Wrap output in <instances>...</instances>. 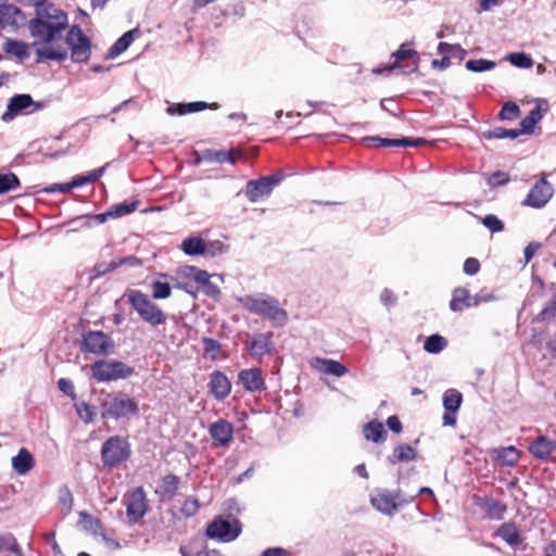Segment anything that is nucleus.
Returning a JSON list of instances; mask_svg holds the SVG:
<instances>
[{
	"label": "nucleus",
	"mask_w": 556,
	"mask_h": 556,
	"mask_svg": "<svg viewBox=\"0 0 556 556\" xmlns=\"http://www.w3.org/2000/svg\"><path fill=\"white\" fill-rule=\"evenodd\" d=\"M67 24L66 13L51 2L37 10L28 27L31 36L43 45L37 50L40 60L63 61L67 58V50L62 45V33Z\"/></svg>",
	"instance_id": "nucleus-1"
},
{
	"label": "nucleus",
	"mask_w": 556,
	"mask_h": 556,
	"mask_svg": "<svg viewBox=\"0 0 556 556\" xmlns=\"http://www.w3.org/2000/svg\"><path fill=\"white\" fill-rule=\"evenodd\" d=\"M239 302L245 311L269 320L274 327H282L288 323V312L280 306L278 299L273 295L266 293L249 294L240 298Z\"/></svg>",
	"instance_id": "nucleus-2"
},
{
	"label": "nucleus",
	"mask_w": 556,
	"mask_h": 556,
	"mask_svg": "<svg viewBox=\"0 0 556 556\" xmlns=\"http://www.w3.org/2000/svg\"><path fill=\"white\" fill-rule=\"evenodd\" d=\"M128 302L140 318L151 326L157 327L166 323V314L141 291H131L128 294Z\"/></svg>",
	"instance_id": "nucleus-3"
},
{
	"label": "nucleus",
	"mask_w": 556,
	"mask_h": 556,
	"mask_svg": "<svg viewBox=\"0 0 556 556\" xmlns=\"http://www.w3.org/2000/svg\"><path fill=\"white\" fill-rule=\"evenodd\" d=\"M131 448L128 440L121 435L110 437L101 447L102 465L106 469H113L128 460Z\"/></svg>",
	"instance_id": "nucleus-4"
},
{
	"label": "nucleus",
	"mask_w": 556,
	"mask_h": 556,
	"mask_svg": "<svg viewBox=\"0 0 556 556\" xmlns=\"http://www.w3.org/2000/svg\"><path fill=\"white\" fill-rule=\"evenodd\" d=\"M103 418H126L139 413L138 403L126 393L108 394L102 402Z\"/></svg>",
	"instance_id": "nucleus-5"
},
{
	"label": "nucleus",
	"mask_w": 556,
	"mask_h": 556,
	"mask_svg": "<svg viewBox=\"0 0 556 556\" xmlns=\"http://www.w3.org/2000/svg\"><path fill=\"white\" fill-rule=\"evenodd\" d=\"M62 45L71 51V58L74 62H87L91 55V41L84 34L78 25H73L66 34L65 41Z\"/></svg>",
	"instance_id": "nucleus-6"
},
{
	"label": "nucleus",
	"mask_w": 556,
	"mask_h": 556,
	"mask_svg": "<svg viewBox=\"0 0 556 556\" xmlns=\"http://www.w3.org/2000/svg\"><path fill=\"white\" fill-rule=\"evenodd\" d=\"M285 178V174L277 172L269 176H263L258 179L249 180L245 185L244 194L247 199L256 203L268 198L274 188L277 187Z\"/></svg>",
	"instance_id": "nucleus-7"
},
{
	"label": "nucleus",
	"mask_w": 556,
	"mask_h": 556,
	"mask_svg": "<svg viewBox=\"0 0 556 556\" xmlns=\"http://www.w3.org/2000/svg\"><path fill=\"white\" fill-rule=\"evenodd\" d=\"M91 372L97 381L106 382L127 378L132 375L134 369L119 361H97L91 365Z\"/></svg>",
	"instance_id": "nucleus-8"
},
{
	"label": "nucleus",
	"mask_w": 556,
	"mask_h": 556,
	"mask_svg": "<svg viewBox=\"0 0 556 556\" xmlns=\"http://www.w3.org/2000/svg\"><path fill=\"white\" fill-rule=\"evenodd\" d=\"M369 502L376 510L386 516H393L406 503L400 498L399 492L380 488L370 494Z\"/></svg>",
	"instance_id": "nucleus-9"
},
{
	"label": "nucleus",
	"mask_w": 556,
	"mask_h": 556,
	"mask_svg": "<svg viewBox=\"0 0 556 556\" xmlns=\"http://www.w3.org/2000/svg\"><path fill=\"white\" fill-rule=\"evenodd\" d=\"M80 350L84 353L108 355L113 352L114 342L103 331L89 330L83 334Z\"/></svg>",
	"instance_id": "nucleus-10"
},
{
	"label": "nucleus",
	"mask_w": 556,
	"mask_h": 556,
	"mask_svg": "<svg viewBox=\"0 0 556 556\" xmlns=\"http://www.w3.org/2000/svg\"><path fill=\"white\" fill-rule=\"evenodd\" d=\"M554 188L545 177L538 180L530 189L528 195L522 201V205L533 208L543 207L553 197Z\"/></svg>",
	"instance_id": "nucleus-11"
},
{
	"label": "nucleus",
	"mask_w": 556,
	"mask_h": 556,
	"mask_svg": "<svg viewBox=\"0 0 556 556\" xmlns=\"http://www.w3.org/2000/svg\"><path fill=\"white\" fill-rule=\"evenodd\" d=\"M148 500L142 486L129 492L126 503V515L130 522H139L148 510Z\"/></svg>",
	"instance_id": "nucleus-12"
},
{
	"label": "nucleus",
	"mask_w": 556,
	"mask_h": 556,
	"mask_svg": "<svg viewBox=\"0 0 556 556\" xmlns=\"http://www.w3.org/2000/svg\"><path fill=\"white\" fill-rule=\"evenodd\" d=\"M240 531V528L233 527L228 520L218 517L207 525L206 535L210 539L230 542L238 538Z\"/></svg>",
	"instance_id": "nucleus-13"
},
{
	"label": "nucleus",
	"mask_w": 556,
	"mask_h": 556,
	"mask_svg": "<svg viewBox=\"0 0 556 556\" xmlns=\"http://www.w3.org/2000/svg\"><path fill=\"white\" fill-rule=\"evenodd\" d=\"M367 147H382V148H415L428 143L424 138H408L403 137L400 139H388L380 137H365L362 140Z\"/></svg>",
	"instance_id": "nucleus-14"
},
{
	"label": "nucleus",
	"mask_w": 556,
	"mask_h": 556,
	"mask_svg": "<svg viewBox=\"0 0 556 556\" xmlns=\"http://www.w3.org/2000/svg\"><path fill=\"white\" fill-rule=\"evenodd\" d=\"M214 447H227L233 440V426L226 419H219L208 427Z\"/></svg>",
	"instance_id": "nucleus-15"
},
{
	"label": "nucleus",
	"mask_w": 556,
	"mask_h": 556,
	"mask_svg": "<svg viewBox=\"0 0 556 556\" xmlns=\"http://www.w3.org/2000/svg\"><path fill=\"white\" fill-rule=\"evenodd\" d=\"M472 501L490 519L501 520L507 510L505 503L488 496L475 495Z\"/></svg>",
	"instance_id": "nucleus-16"
},
{
	"label": "nucleus",
	"mask_w": 556,
	"mask_h": 556,
	"mask_svg": "<svg viewBox=\"0 0 556 556\" xmlns=\"http://www.w3.org/2000/svg\"><path fill=\"white\" fill-rule=\"evenodd\" d=\"M238 379L248 392H262L266 390L265 379L260 368L243 369L238 374Z\"/></svg>",
	"instance_id": "nucleus-17"
},
{
	"label": "nucleus",
	"mask_w": 556,
	"mask_h": 556,
	"mask_svg": "<svg viewBox=\"0 0 556 556\" xmlns=\"http://www.w3.org/2000/svg\"><path fill=\"white\" fill-rule=\"evenodd\" d=\"M489 298H480L478 295L471 296L469 291L466 288H456L453 291L452 300L450 302V307L454 312H462L465 308L470 306H477L481 303V301H488Z\"/></svg>",
	"instance_id": "nucleus-18"
},
{
	"label": "nucleus",
	"mask_w": 556,
	"mask_h": 556,
	"mask_svg": "<svg viewBox=\"0 0 556 556\" xmlns=\"http://www.w3.org/2000/svg\"><path fill=\"white\" fill-rule=\"evenodd\" d=\"M208 389L215 400L223 401L231 392V382L224 372L215 370L210 376Z\"/></svg>",
	"instance_id": "nucleus-19"
},
{
	"label": "nucleus",
	"mask_w": 556,
	"mask_h": 556,
	"mask_svg": "<svg viewBox=\"0 0 556 556\" xmlns=\"http://www.w3.org/2000/svg\"><path fill=\"white\" fill-rule=\"evenodd\" d=\"M271 333H258L247 340V349L252 357H262L273 349Z\"/></svg>",
	"instance_id": "nucleus-20"
},
{
	"label": "nucleus",
	"mask_w": 556,
	"mask_h": 556,
	"mask_svg": "<svg viewBox=\"0 0 556 556\" xmlns=\"http://www.w3.org/2000/svg\"><path fill=\"white\" fill-rule=\"evenodd\" d=\"M180 478L174 473L164 476L155 489L161 502H170L178 493Z\"/></svg>",
	"instance_id": "nucleus-21"
},
{
	"label": "nucleus",
	"mask_w": 556,
	"mask_h": 556,
	"mask_svg": "<svg viewBox=\"0 0 556 556\" xmlns=\"http://www.w3.org/2000/svg\"><path fill=\"white\" fill-rule=\"evenodd\" d=\"M139 260L136 256L121 257L112 260L111 262L97 263L90 271V280H94L108 273H111L124 264L136 265L139 264Z\"/></svg>",
	"instance_id": "nucleus-22"
},
{
	"label": "nucleus",
	"mask_w": 556,
	"mask_h": 556,
	"mask_svg": "<svg viewBox=\"0 0 556 556\" xmlns=\"http://www.w3.org/2000/svg\"><path fill=\"white\" fill-rule=\"evenodd\" d=\"M181 251L190 256L208 255L215 256V252H211L207 243L200 237H188L182 240L180 245Z\"/></svg>",
	"instance_id": "nucleus-23"
},
{
	"label": "nucleus",
	"mask_w": 556,
	"mask_h": 556,
	"mask_svg": "<svg viewBox=\"0 0 556 556\" xmlns=\"http://www.w3.org/2000/svg\"><path fill=\"white\" fill-rule=\"evenodd\" d=\"M219 104L217 102L207 103L205 101H197L190 103H178L167 108V113L170 115H185L189 113L200 112L206 109L217 110Z\"/></svg>",
	"instance_id": "nucleus-24"
},
{
	"label": "nucleus",
	"mask_w": 556,
	"mask_h": 556,
	"mask_svg": "<svg viewBox=\"0 0 556 556\" xmlns=\"http://www.w3.org/2000/svg\"><path fill=\"white\" fill-rule=\"evenodd\" d=\"M33 104L34 101L29 94H15L10 99L8 110L3 113L2 119L8 122Z\"/></svg>",
	"instance_id": "nucleus-25"
},
{
	"label": "nucleus",
	"mask_w": 556,
	"mask_h": 556,
	"mask_svg": "<svg viewBox=\"0 0 556 556\" xmlns=\"http://www.w3.org/2000/svg\"><path fill=\"white\" fill-rule=\"evenodd\" d=\"M313 366L320 372L342 377L348 372L345 365L334 359L316 357L313 361Z\"/></svg>",
	"instance_id": "nucleus-26"
},
{
	"label": "nucleus",
	"mask_w": 556,
	"mask_h": 556,
	"mask_svg": "<svg viewBox=\"0 0 556 556\" xmlns=\"http://www.w3.org/2000/svg\"><path fill=\"white\" fill-rule=\"evenodd\" d=\"M555 445L554 442L546 437H538L530 445L529 452L538 459L545 460L547 459Z\"/></svg>",
	"instance_id": "nucleus-27"
},
{
	"label": "nucleus",
	"mask_w": 556,
	"mask_h": 556,
	"mask_svg": "<svg viewBox=\"0 0 556 556\" xmlns=\"http://www.w3.org/2000/svg\"><path fill=\"white\" fill-rule=\"evenodd\" d=\"M34 466V457L25 447H22L17 455L12 458V467L18 475H26Z\"/></svg>",
	"instance_id": "nucleus-28"
},
{
	"label": "nucleus",
	"mask_w": 556,
	"mask_h": 556,
	"mask_svg": "<svg viewBox=\"0 0 556 556\" xmlns=\"http://www.w3.org/2000/svg\"><path fill=\"white\" fill-rule=\"evenodd\" d=\"M497 535L510 546L522 544L523 539L514 522H504L497 529Z\"/></svg>",
	"instance_id": "nucleus-29"
},
{
	"label": "nucleus",
	"mask_w": 556,
	"mask_h": 556,
	"mask_svg": "<svg viewBox=\"0 0 556 556\" xmlns=\"http://www.w3.org/2000/svg\"><path fill=\"white\" fill-rule=\"evenodd\" d=\"M494 458L501 466H515L520 453L515 446L501 447L494 451Z\"/></svg>",
	"instance_id": "nucleus-30"
},
{
	"label": "nucleus",
	"mask_w": 556,
	"mask_h": 556,
	"mask_svg": "<svg viewBox=\"0 0 556 556\" xmlns=\"http://www.w3.org/2000/svg\"><path fill=\"white\" fill-rule=\"evenodd\" d=\"M364 437L368 441L375 443L383 442L387 439V431L383 428L382 422L378 420H371L364 426Z\"/></svg>",
	"instance_id": "nucleus-31"
},
{
	"label": "nucleus",
	"mask_w": 556,
	"mask_h": 556,
	"mask_svg": "<svg viewBox=\"0 0 556 556\" xmlns=\"http://www.w3.org/2000/svg\"><path fill=\"white\" fill-rule=\"evenodd\" d=\"M139 34L137 28L126 31L122 37H119L115 43L109 50V56L114 58L123 53L128 49L131 42L135 40V37Z\"/></svg>",
	"instance_id": "nucleus-32"
},
{
	"label": "nucleus",
	"mask_w": 556,
	"mask_h": 556,
	"mask_svg": "<svg viewBox=\"0 0 556 556\" xmlns=\"http://www.w3.org/2000/svg\"><path fill=\"white\" fill-rule=\"evenodd\" d=\"M417 458V452L409 444H400L393 450L392 456L389 457L391 464L412 462Z\"/></svg>",
	"instance_id": "nucleus-33"
},
{
	"label": "nucleus",
	"mask_w": 556,
	"mask_h": 556,
	"mask_svg": "<svg viewBox=\"0 0 556 556\" xmlns=\"http://www.w3.org/2000/svg\"><path fill=\"white\" fill-rule=\"evenodd\" d=\"M79 522L85 530L94 535L101 534L103 532L101 520L86 511L79 513Z\"/></svg>",
	"instance_id": "nucleus-34"
},
{
	"label": "nucleus",
	"mask_w": 556,
	"mask_h": 556,
	"mask_svg": "<svg viewBox=\"0 0 556 556\" xmlns=\"http://www.w3.org/2000/svg\"><path fill=\"white\" fill-rule=\"evenodd\" d=\"M543 114L539 106L533 108L527 116L520 122V131L523 134H533L534 126L542 119Z\"/></svg>",
	"instance_id": "nucleus-35"
},
{
	"label": "nucleus",
	"mask_w": 556,
	"mask_h": 556,
	"mask_svg": "<svg viewBox=\"0 0 556 556\" xmlns=\"http://www.w3.org/2000/svg\"><path fill=\"white\" fill-rule=\"evenodd\" d=\"M463 402V394L456 389H447L443 394V407L445 410L458 412Z\"/></svg>",
	"instance_id": "nucleus-36"
},
{
	"label": "nucleus",
	"mask_w": 556,
	"mask_h": 556,
	"mask_svg": "<svg viewBox=\"0 0 556 556\" xmlns=\"http://www.w3.org/2000/svg\"><path fill=\"white\" fill-rule=\"evenodd\" d=\"M556 318V294L546 302L541 312L534 317L533 321L545 323Z\"/></svg>",
	"instance_id": "nucleus-37"
},
{
	"label": "nucleus",
	"mask_w": 556,
	"mask_h": 556,
	"mask_svg": "<svg viewBox=\"0 0 556 556\" xmlns=\"http://www.w3.org/2000/svg\"><path fill=\"white\" fill-rule=\"evenodd\" d=\"M447 346V340L440 334H432L425 341L424 349L428 353L438 354Z\"/></svg>",
	"instance_id": "nucleus-38"
},
{
	"label": "nucleus",
	"mask_w": 556,
	"mask_h": 556,
	"mask_svg": "<svg viewBox=\"0 0 556 556\" xmlns=\"http://www.w3.org/2000/svg\"><path fill=\"white\" fill-rule=\"evenodd\" d=\"M139 205V201H132L130 203H116L110 206L111 218H119L128 214L134 213Z\"/></svg>",
	"instance_id": "nucleus-39"
},
{
	"label": "nucleus",
	"mask_w": 556,
	"mask_h": 556,
	"mask_svg": "<svg viewBox=\"0 0 556 556\" xmlns=\"http://www.w3.org/2000/svg\"><path fill=\"white\" fill-rule=\"evenodd\" d=\"M20 186V178L14 173L0 174V194L15 190Z\"/></svg>",
	"instance_id": "nucleus-40"
},
{
	"label": "nucleus",
	"mask_w": 556,
	"mask_h": 556,
	"mask_svg": "<svg viewBox=\"0 0 556 556\" xmlns=\"http://www.w3.org/2000/svg\"><path fill=\"white\" fill-rule=\"evenodd\" d=\"M416 55H417L416 50L409 48V45L403 43V45H401V47L399 48L397 51L393 52L392 56L395 59V62L392 65H390L389 67H387V70L392 71L396 67H400V62H402L406 59L416 56Z\"/></svg>",
	"instance_id": "nucleus-41"
},
{
	"label": "nucleus",
	"mask_w": 556,
	"mask_h": 556,
	"mask_svg": "<svg viewBox=\"0 0 556 556\" xmlns=\"http://www.w3.org/2000/svg\"><path fill=\"white\" fill-rule=\"evenodd\" d=\"M59 505L64 516L71 514L73 509V494L67 486H63L59 490Z\"/></svg>",
	"instance_id": "nucleus-42"
},
{
	"label": "nucleus",
	"mask_w": 556,
	"mask_h": 556,
	"mask_svg": "<svg viewBox=\"0 0 556 556\" xmlns=\"http://www.w3.org/2000/svg\"><path fill=\"white\" fill-rule=\"evenodd\" d=\"M520 116V108L517 103L508 101L504 103L501 111L498 112V119L501 121H515Z\"/></svg>",
	"instance_id": "nucleus-43"
},
{
	"label": "nucleus",
	"mask_w": 556,
	"mask_h": 556,
	"mask_svg": "<svg viewBox=\"0 0 556 556\" xmlns=\"http://www.w3.org/2000/svg\"><path fill=\"white\" fill-rule=\"evenodd\" d=\"M105 167H100L97 169H93L92 172L88 173L87 175H78L73 178V185L75 188L96 182L104 173Z\"/></svg>",
	"instance_id": "nucleus-44"
},
{
	"label": "nucleus",
	"mask_w": 556,
	"mask_h": 556,
	"mask_svg": "<svg viewBox=\"0 0 556 556\" xmlns=\"http://www.w3.org/2000/svg\"><path fill=\"white\" fill-rule=\"evenodd\" d=\"M507 60L519 68H530L533 65V60L530 55L523 52H514L508 54Z\"/></svg>",
	"instance_id": "nucleus-45"
},
{
	"label": "nucleus",
	"mask_w": 556,
	"mask_h": 556,
	"mask_svg": "<svg viewBox=\"0 0 556 556\" xmlns=\"http://www.w3.org/2000/svg\"><path fill=\"white\" fill-rule=\"evenodd\" d=\"M480 222L493 233L504 230V223L494 214H488L484 217H481Z\"/></svg>",
	"instance_id": "nucleus-46"
},
{
	"label": "nucleus",
	"mask_w": 556,
	"mask_h": 556,
	"mask_svg": "<svg viewBox=\"0 0 556 556\" xmlns=\"http://www.w3.org/2000/svg\"><path fill=\"white\" fill-rule=\"evenodd\" d=\"M495 67V62L479 59V60H469L466 62V68L471 72H484L490 71Z\"/></svg>",
	"instance_id": "nucleus-47"
},
{
	"label": "nucleus",
	"mask_w": 556,
	"mask_h": 556,
	"mask_svg": "<svg viewBox=\"0 0 556 556\" xmlns=\"http://www.w3.org/2000/svg\"><path fill=\"white\" fill-rule=\"evenodd\" d=\"M7 51L21 60L27 59L29 56L27 45L15 40H10L8 42Z\"/></svg>",
	"instance_id": "nucleus-48"
},
{
	"label": "nucleus",
	"mask_w": 556,
	"mask_h": 556,
	"mask_svg": "<svg viewBox=\"0 0 556 556\" xmlns=\"http://www.w3.org/2000/svg\"><path fill=\"white\" fill-rule=\"evenodd\" d=\"M204 353L210 355L213 359H216L222 351V344L213 338H203Z\"/></svg>",
	"instance_id": "nucleus-49"
},
{
	"label": "nucleus",
	"mask_w": 556,
	"mask_h": 556,
	"mask_svg": "<svg viewBox=\"0 0 556 556\" xmlns=\"http://www.w3.org/2000/svg\"><path fill=\"white\" fill-rule=\"evenodd\" d=\"M199 508V500L197 497H188L184 501L180 511L185 517H192L198 513Z\"/></svg>",
	"instance_id": "nucleus-50"
},
{
	"label": "nucleus",
	"mask_w": 556,
	"mask_h": 556,
	"mask_svg": "<svg viewBox=\"0 0 556 556\" xmlns=\"http://www.w3.org/2000/svg\"><path fill=\"white\" fill-rule=\"evenodd\" d=\"M170 286L167 282L155 281L152 285L153 299H167L170 295Z\"/></svg>",
	"instance_id": "nucleus-51"
},
{
	"label": "nucleus",
	"mask_w": 556,
	"mask_h": 556,
	"mask_svg": "<svg viewBox=\"0 0 556 556\" xmlns=\"http://www.w3.org/2000/svg\"><path fill=\"white\" fill-rule=\"evenodd\" d=\"M188 277H191L195 282L200 285H207L210 282V274L206 270L197 268L194 266L188 267Z\"/></svg>",
	"instance_id": "nucleus-52"
},
{
	"label": "nucleus",
	"mask_w": 556,
	"mask_h": 556,
	"mask_svg": "<svg viewBox=\"0 0 556 556\" xmlns=\"http://www.w3.org/2000/svg\"><path fill=\"white\" fill-rule=\"evenodd\" d=\"M75 407H76V412H77L78 416L86 424H89L93 420L96 413L89 404L83 402V403L76 404Z\"/></svg>",
	"instance_id": "nucleus-53"
},
{
	"label": "nucleus",
	"mask_w": 556,
	"mask_h": 556,
	"mask_svg": "<svg viewBox=\"0 0 556 556\" xmlns=\"http://www.w3.org/2000/svg\"><path fill=\"white\" fill-rule=\"evenodd\" d=\"M58 388L64 394L71 396L72 399H75L76 394H75L74 386L71 380H68L66 378H60L58 381Z\"/></svg>",
	"instance_id": "nucleus-54"
},
{
	"label": "nucleus",
	"mask_w": 556,
	"mask_h": 556,
	"mask_svg": "<svg viewBox=\"0 0 556 556\" xmlns=\"http://www.w3.org/2000/svg\"><path fill=\"white\" fill-rule=\"evenodd\" d=\"M480 270V262L475 257H468L464 262V271L467 275H476Z\"/></svg>",
	"instance_id": "nucleus-55"
},
{
	"label": "nucleus",
	"mask_w": 556,
	"mask_h": 556,
	"mask_svg": "<svg viewBox=\"0 0 556 556\" xmlns=\"http://www.w3.org/2000/svg\"><path fill=\"white\" fill-rule=\"evenodd\" d=\"M482 137L486 140L505 139V128L495 127L493 129L485 130L482 132Z\"/></svg>",
	"instance_id": "nucleus-56"
},
{
	"label": "nucleus",
	"mask_w": 556,
	"mask_h": 556,
	"mask_svg": "<svg viewBox=\"0 0 556 556\" xmlns=\"http://www.w3.org/2000/svg\"><path fill=\"white\" fill-rule=\"evenodd\" d=\"M380 300L386 306H392L396 302V296L390 289H383L380 293Z\"/></svg>",
	"instance_id": "nucleus-57"
},
{
	"label": "nucleus",
	"mask_w": 556,
	"mask_h": 556,
	"mask_svg": "<svg viewBox=\"0 0 556 556\" xmlns=\"http://www.w3.org/2000/svg\"><path fill=\"white\" fill-rule=\"evenodd\" d=\"M387 426L389 427V429L395 433H401L402 430H403V426H402V422L401 420L399 419L397 416L393 415V416H390L388 419H387Z\"/></svg>",
	"instance_id": "nucleus-58"
},
{
	"label": "nucleus",
	"mask_w": 556,
	"mask_h": 556,
	"mask_svg": "<svg viewBox=\"0 0 556 556\" xmlns=\"http://www.w3.org/2000/svg\"><path fill=\"white\" fill-rule=\"evenodd\" d=\"M540 248L541 244L536 242H531L525 248L523 254L526 263H529L533 258Z\"/></svg>",
	"instance_id": "nucleus-59"
},
{
	"label": "nucleus",
	"mask_w": 556,
	"mask_h": 556,
	"mask_svg": "<svg viewBox=\"0 0 556 556\" xmlns=\"http://www.w3.org/2000/svg\"><path fill=\"white\" fill-rule=\"evenodd\" d=\"M16 546V541L12 536L0 535V553L4 549L13 551Z\"/></svg>",
	"instance_id": "nucleus-60"
},
{
	"label": "nucleus",
	"mask_w": 556,
	"mask_h": 556,
	"mask_svg": "<svg viewBox=\"0 0 556 556\" xmlns=\"http://www.w3.org/2000/svg\"><path fill=\"white\" fill-rule=\"evenodd\" d=\"M74 188H75V186L73 185V180H72L67 184H54L53 186L48 188L47 191L48 192L59 191L62 193H66V192H70L71 190H73Z\"/></svg>",
	"instance_id": "nucleus-61"
},
{
	"label": "nucleus",
	"mask_w": 556,
	"mask_h": 556,
	"mask_svg": "<svg viewBox=\"0 0 556 556\" xmlns=\"http://www.w3.org/2000/svg\"><path fill=\"white\" fill-rule=\"evenodd\" d=\"M508 180V174L498 170L492 174L490 182L492 185H503L506 184Z\"/></svg>",
	"instance_id": "nucleus-62"
},
{
	"label": "nucleus",
	"mask_w": 556,
	"mask_h": 556,
	"mask_svg": "<svg viewBox=\"0 0 556 556\" xmlns=\"http://www.w3.org/2000/svg\"><path fill=\"white\" fill-rule=\"evenodd\" d=\"M215 155V161H217L218 163H231L233 164V160L231 159V153L228 152V150H219V151H216L214 153Z\"/></svg>",
	"instance_id": "nucleus-63"
},
{
	"label": "nucleus",
	"mask_w": 556,
	"mask_h": 556,
	"mask_svg": "<svg viewBox=\"0 0 556 556\" xmlns=\"http://www.w3.org/2000/svg\"><path fill=\"white\" fill-rule=\"evenodd\" d=\"M288 551L281 547L267 548L262 556H286Z\"/></svg>",
	"instance_id": "nucleus-64"
}]
</instances>
